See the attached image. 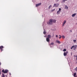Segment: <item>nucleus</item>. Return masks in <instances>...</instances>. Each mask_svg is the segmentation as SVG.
<instances>
[{"mask_svg":"<svg viewBox=\"0 0 77 77\" xmlns=\"http://www.w3.org/2000/svg\"><path fill=\"white\" fill-rule=\"evenodd\" d=\"M68 0H65V1H67Z\"/></svg>","mask_w":77,"mask_h":77,"instance_id":"nucleus-31","label":"nucleus"},{"mask_svg":"<svg viewBox=\"0 0 77 77\" xmlns=\"http://www.w3.org/2000/svg\"><path fill=\"white\" fill-rule=\"evenodd\" d=\"M47 33V32H45V31H44V32H43V34H44V35H45V34H46V33Z\"/></svg>","mask_w":77,"mask_h":77,"instance_id":"nucleus-16","label":"nucleus"},{"mask_svg":"<svg viewBox=\"0 0 77 77\" xmlns=\"http://www.w3.org/2000/svg\"><path fill=\"white\" fill-rule=\"evenodd\" d=\"M2 63H1L0 62V65H1Z\"/></svg>","mask_w":77,"mask_h":77,"instance_id":"nucleus-27","label":"nucleus"},{"mask_svg":"<svg viewBox=\"0 0 77 77\" xmlns=\"http://www.w3.org/2000/svg\"><path fill=\"white\" fill-rule=\"evenodd\" d=\"M56 42H57V43H58V44H60V41H59L58 40H57Z\"/></svg>","mask_w":77,"mask_h":77,"instance_id":"nucleus-11","label":"nucleus"},{"mask_svg":"<svg viewBox=\"0 0 77 77\" xmlns=\"http://www.w3.org/2000/svg\"><path fill=\"white\" fill-rule=\"evenodd\" d=\"M61 11V8H59V10L57 12V15H59V14H60V12Z\"/></svg>","mask_w":77,"mask_h":77,"instance_id":"nucleus-5","label":"nucleus"},{"mask_svg":"<svg viewBox=\"0 0 77 77\" xmlns=\"http://www.w3.org/2000/svg\"><path fill=\"white\" fill-rule=\"evenodd\" d=\"M50 45H54V43L52 42L50 44Z\"/></svg>","mask_w":77,"mask_h":77,"instance_id":"nucleus-15","label":"nucleus"},{"mask_svg":"<svg viewBox=\"0 0 77 77\" xmlns=\"http://www.w3.org/2000/svg\"><path fill=\"white\" fill-rule=\"evenodd\" d=\"M65 0H64L63 1V2H65Z\"/></svg>","mask_w":77,"mask_h":77,"instance_id":"nucleus-30","label":"nucleus"},{"mask_svg":"<svg viewBox=\"0 0 77 77\" xmlns=\"http://www.w3.org/2000/svg\"><path fill=\"white\" fill-rule=\"evenodd\" d=\"M4 48V47L3 46H0V50H1V51H2L3 50L2 49Z\"/></svg>","mask_w":77,"mask_h":77,"instance_id":"nucleus-9","label":"nucleus"},{"mask_svg":"<svg viewBox=\"0 0 77 77\" xmlns=\"http://www.w3.org/2000/svg\"><path fill=\"white\" fill-rule=\"evenodd\" d=\"M65 9H68V6H67V5H66L65 6Z\"/></svg>","mask_w":77,"mask_h":77,"instance_id":"nucleus-13","label":"nucleus"},{"mask_svg":"<svg viewBox=\"0 0 77 77\" xmlns=\"http://www.w3.org/2000/svg\"><path fill=\"white\" fill-rule=\"evenodd\" d=\"M41 5V3H40L36 4L35 6L36 7H38V6H39Z\"/></svg>","mask_w":77,"mask_h":77,"instance_id":"nucleus-8","label":"nucleus"},{"mask_svg":"<svg viewBox=\"0 0 77 77\" xmlns=\"http://www.w3.org/2000/svg\"><path fill=\"white\" fill-rule=\"evenodd\" d=\"M76 24L77 25V23H76Z\"/></svg>","mask_w":77,"mask_h":77,"instance_id":"nucleus-36","label":"nucleus"},{"mask_svg":"<svg viewBox=\"0 0 77 77\" xmlns=\"http://www.w3.org/2000/svg\"><path fill=\"white\" fill-rule=\"evenodd\" d=\"M56 38H57V37H58V36L57 35H56Z\"/></svg>","mask_w":77,"mask_h":77,"instance_id":"nucleus-24","label":"nucleus"},{"mask_svg":"<svg viewBox=\"0 0 77 77\" xmlns=\"http://www.w3.org/2000/svg\"><path fill=\"white\" fill-rule=\"evenodd\" d=\"M44 36V37H47V35Z\"/></svg>","mask_w":77,"mask_h":77,"instance_id":"nucleus-29","label":"nucleus"},{"mask_svg":"<svg viewBox=\"0 0 77 77\" xmlns=\"http://www.w3.org/2000/svg\"><path fill=\"white\" fill-rule=\"evenodd\" d=\"M63 51H66V49H64L63 50Z\"/></svg>","mask_w":77,"mask_h":77,"instance_id":"nucleus-18","label":"nucleus"},{"mask_svg":"<svg viewBox=\"0 0 77 77\" xmlns=\"http://www.w3.org/2000/svg\"><path fill=\"white\" fill-rule=\"evenodd\" d=\"M75 77H77V76H75Z\"/></svg>","mask_w":77,"mask_h":77,"instance_id":"nucleus-34","label":"nucleus"},{"mask_svg":"<svg viewBox=\"0 0 77 77\" xmlns=\"http://www.w3.org/2000/svg\"><path fill=\"white\" fill-rule=\"evenodd\" d=\"M76 60H77V57H76Z\"/></svg>","mask_w":77,"mask_h":77,"instance_id":"nucleus-33","label":"nucleus"},{"mask_svg":"<svg viewBox=\"0 0 77 77\" xmlns=\"http://www.w3.org/2000/svg\"><path fill=\"white\" fill-rule=\"evenodd\" d=\"M76 15V14H73L72 15V17H75V16Z\"/></svg>","mask_w":77,"mask_h":77,"instance_id":"nucleus-12","label":"nucleus"},{"mask_svg":"<svg viewBox=\"0 0 77 77\" xmlns=\"http://www.w3.org/2000/svg\"><path fill=\"white\" fill-rule=\"evenodd\" d=\"M70 32H72V31L71 30H70Z\"/></svg>","mask_w":77,"mask_h":77,"instance_id":"nucleus-26","label":"nucleus"},{"mask_svg":"<svg viewBox=\"0 0 77 77\" xmlns=\"http://www.w3.org/2000/svg\"><path fill=\"white\" fill-rule=\"evenodd\" d=\"M6 77H7V75H6Z\"/></svg>","mask_w":77,"mask_h":77,"instance_id":"nucleus-32","label":"nucleus"},{"mask_svg":"<svg viewBox=\"0 0 77 77\" xmlns=\"http://www.w3.org/2000/svg\"><path fill=\"white\" fill-rule=\"evenodd\" d=\"M77 47V45H75L72 46V47L71 48V50L72 49V48H73V50H75V49H76Z\"/></svg>","mask_w":77,"mask_h":77,"instance_id":"nucleus-3","label":"nucleus"},{"mask_svg":"<svg viewBox=\"0 0 77 77\" xmlns=\"http://www.w3.org/2000/svg\"><path fill=\"white\" fill-rule=\"evenodd\" d=\"M2 74V73L1 72V71L0 70V74Z\"/></svg>","mask_w":77,"mask_h":77,"instance_id":"nucleus-25","label":"nucleus"},{"mask_svg":"<svg viewBox=\"0 0 77 77\" xmlns=\"http://www.w3.org/2000/svg\"><path fill=\"white\" fill-rule=\"evenodd\" d=\"M73 42L75 43V42H76V40H73Z\"/></svg>","mask_w":77,"mask_h":77,"instance_id":"nucleus-19","label":"nucleus"},{"mask_svg":"<svg viewBox=\"0 0 77 77\" xmlns=\"http://www.w3.org/2000/svg\"><path fill=\"white\" fill-rule=\"evenodd\" d=\"M62 38H65V37L63 35L62 36Z\"/></svg>","mask_w":77,"mask_h":77,"instance_id":"nucleus-23","label":"nucleus"},{"mask_svg":"<svg viewBox=\"0 0 77 77\" xmlns=\"http://www.w3.org/2000/svg\"><path fill=\"white\" fill-rule=\"evenodd\" d=\"M5 77V75L3 74H2V77Z\"/></svg>","mask_w":77,"mask_h":77,"instance_id":"nucleus-17","label":"nucleus"},{"mask_svg":"<svg viewBox=\"0 0 77 77\" xmlns=\"http://www.w3.org/2000/svg\"><path fill=\"white\" fill-rule=\"evenodd\" d=\"M2 72H3L4 74H6L8 73V70L7 69L4 70V69H2Z\"/></svg>","mask_w":77,"mask_h":77,"instance_id":"nucleus-4","label":"nucleus"},{"mask_svg":"<svg viewBox=\"0 0 77 77\" xmlns=\"http://www.w3.org/2000/svg\"><path fill=\"white\" fill-rule=\"evenodd\" d=\"M57 2H58V1H59V0H56Z\"/></svg>","mask_w":77,"mask_h":77,"instance_id":"nucleus-28","label":"nucleus"},{"mask_svg":"<svg viewBox=\"0 0 77 77\" xmlns=\"http://www.w3.org/2000/svg\"><path fill=\"white\" fill-rule=\"evenodd\" d=\"M66 23V20H64V21L63 23V26H64V25H65V23Z\"/></svg>","mask_w":77,"mask_h":77,"instance_id":"nucleus-10","label":"nucleus"},{"mask_svg":"<svg viewBox=\"0 0 77 77\" xmlns=\"http://www.w3.org/2000/svg\"><path fill=\"white\" fill-rule=\"evenodd\" d=\"M51 38V35H47V38H46V40L47 42H50V39Z\"/></svg>","mask_w":77,"mask_h":77,"instance_id":"nucleus-2","label":"nucleus"},{"mask_svg":"<svg viewBox=\"0 0 77 77\" xmlns=\"http://www.w3.org/2000/svg\"><path fill=\"white\" fill-rule=\"evenodd\" d=\"M10 74H11V73H10Z\"/></svg>","mask_w":77,"mask_h":77,"instance_id":"nucleus-35","label":"nucleus"},{"mask_svg":"<svg viewBox=\"0 0 77 77\" xmlns=\"http://www.w3.org/2000/svg\"><path fill=\"white\" fill-rule=\"evenodd\" d=\"M76 72H75L74 73V77H75V75H76Z\"/></svg>","mask_w":77,"mask_h":77,"instance_id":"nucleus-14","label":"nucleus"},{"mask_svg":"<svg viewBox=\"0 0 77 77\" xmlns=\"http://www.w3.org/2000/svg\"><path fill=\"white\" fill-rule=\"evenodd\" d=\"M52 7V5H50L49 7V9H50V8H51V7Z\"/></svg>","mask_w":77,"mask_h":77,"instance_id":"nucleus-20","label":"nucleus"},{"mask_svg":"<svg viewBox=\"0 0 77 77\" xmlns=\"http://www.w3.org/2000/svg\"><path fill=\"white\" fill-rule=\"evenodd\" d=\"M59 4H54V6L53 7H58L59 6Z\"/></svg>","mask_w":77,"mask_h":77,"instance_id":"nucleus-7","label":"nucleus"},{"mask_svg":"<svg viewBox=\"0 0 77 77\" xmlns=\"http://www.w3.org/2000/svg\"><path fill=\"white\" fill-rule=\"evenodd\" d=\"M59 36H60V37H59V39H60V38H62V36H61V35H59Z\"/></svg>","mask_w":77,"mask_h":77,"instance_id":"nucleus-22","label":"nucleus"},{"mask_svg":"<svg viewBox=\"0 0 77 77\" xmlns=\"http://www.w3.org/2000/svg\"><path fill=\"white\" fill-rule=\"evenodd\" d=\"M56 22V20H53L51 19L49 20V21L48 22L47 24H48V25H51L53 24V23H55Z\"/></svg>","mask_w":77,"mask_h":77,"instance_id":"nucleus-1","label":"nucleus"},{"mask_svg":"<svg viewBox=\"0 0 77 77\" xmlns=\"http://www.w3.org/2000/svg\"><path fill=\"white\" fill-rule=\"evenodd\" d=\"M68 53V51H66V52H64L63 53V55L64 56H66Z\"/></svg>","mask_w":77,"mask_h":77,"instance_id":"nucleus-6","label":"nucleus"},{"mask_svg":"<svg viewBox=\"0 0 77 77\" xmlns=\"http://www.w3.org/2000/svg\"><path fill=\"white\" fill-rule=\"evenodd\" d=\"M55 11V9H54L51 10V12H53V11Z\"/></svg>","mask_w":77,"mask_h":77,"instance_id":"nucleus-21","label":"nucleus"}]
</instances>
